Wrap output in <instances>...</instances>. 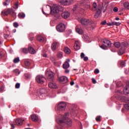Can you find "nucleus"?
<instances>
[{
	"instance_id": "obj_1",
	"label": "nucleus",
	"mask_w": 129,
	"mask_h": 129,
	"mask_svg": "<svg viewBox=\"0 0 129 129\" xmlns=\"http://www.w3.org/2000/svg\"><path fill=\"white\" fill-rule=\"evenodd\" d=\"M92 10L93 12H96L97 11V12L94 16V18H95V19L98 18L99 16H100V13H101L102 11L101 6L99 5L97 6V4H96L95 2H94L92 5Z\"/></svg>"
},
{
	"instance_id": "obj_2",
	"label": "nucleus",
	"mask_w": 129,
	"mask_h": 129,
	"mask_svg": "<svg viewBox=\"0 0 129 129\" xmlns=\"http://www.w3.org/2000/svg\"><path fill=\"white\" fill-rule=\"evenodd\" d=\"M67 115H68V113L63 116L62 120H59V123L60 125L63 123V124H67L68 126H71L72 125V121L70 119L67 118Z\"/></svg>"
},
{
	"instance_id": "obj_3",
	"label": "nucleus",
	"mask_w": 129,
	"mask_h": 129,
	"mask_svg": "<svg viewBox=\"0 0 129 129\" xmlns=\"http://www.w3.org/2000/svg\"><path fill=\"white\" fill-rule=\"evenodd\" d=\"M3 16H8L10 15L12 17H15L16 16V12L12 9H5L2 12Z\"/></svg>"
},
{
	"instance_id": "obj_4",
	"label": "nucleus",
	"mask_w": 129,
	"mask_h": 129,
	"mask_svg": "<svg viewBox=\"0 0 129 129\" xmlns=\"http://www.w3.org/2000/svg\"><path fill=\"white\" fill-rule=\"evenodd\" d=\"M50 14L55 15V14H58L60 9V7L58 5H54L53 7H50Z\"/></svg>"
},
{
	"instance_id": "obj_5",
	"label": "nucleus",
	"mask_w": 129,
	"mask_h": 129,
	"mask_svg": "<svg viewBox=\"0 0 129 129\" xmlns=\"http://www.w3.org/2000/svg\"><path fill=\"white\" fill-rule=\"evenodd\" d=\"M128 45V43H127V42H122L121 43V48L118 52L119 55H122V54L124 53V48H125V47H127Z\"/></svg>"
},
{
	"instance_id": "obj_6",
	"label": "nucleus",
	"mask_w": 129,
	"mask_h": 129,
	"mask_svg": "<svg viewBox=\"0 0 129 129\" xmlns=\"http://www.w3.org/2000/svg\"><path fill=\"white\" fill-rule=\"evenodd\" d=\"M36 81L37 83L43 84L45 82V78L42 75H38L36 77Z\"/></svg>"
},
{
	"instance_id": "obj_7",
	"label": "nucleus",
	"mask_w": 129,
	"mask_h": 129,
	"mask_svg": "<svg viewBox=\"0 0 129 129\" xmlns=\"http://www.w3.org/2000/svg\"><path fill=\"white\" fill-rule=\"evenodd\" d=\"M67 104L66 103L64 102H60L58 104V110H60V111H63V110H65L66 108Z\"/></svg>"
},
{
	"instance_id": "obj_8",
	"label": "nucleus",
	"mask_w": 129,
	"mask_h": 129,
	"mask_svg": "<svg viewBox=\"0 0 129 129\" xmlns=\"http://www.w3.org/2000/svg\"><path fill=\"white\" fill-rule=\"evenodd\" d=\"M37 94L39 95L40 98H42V96H44L46 93H47V91L46 89L44 88H41L37 90Z\"/></svg>"
},
{
	"instance_id": "obj_9",
	"label": "nucleus",
	"mask_w": 129,
	"mask_h": 129,
	"mask_svg": "<svg viewBox=\"0 0 129 129\" xmlns=\"http://www.w3.org/2000/svg\"><path fill=\"white\" fill-rule=\"evenodd\" d=\"M65 29H66L65 24L63 23H60L56 26V30L58 32H64V31H65Z\"/></svg>"
},
{
	"instance_id": "obj_10",
	"label": "nucleus",
	"mask_w": 129,
	"mask_h": 129,
	"mask_svg": "<svg viewBox=\"0 0 129 129\" xmlns=\"http://www.w3.org/2000/svg\"><path fill=\"white\" fill-rule=\"evenodd\" d=\"M102 44L106 48H110L111 47V42L107 39H104L102 41Z\"/></svg>"
},
{
	"instance_id": "obj_11",
	"label": "nucleus",
	"mask_w": 129,
	"mask_h": 129,
	"mask_svg": "<svg viewBox=\"0 0 129 129\" xmlns=\"http://www.w3.org/2000/svg\"><path fill=\"white\" fill-rule=\"evenodd\" d=\"M71 3H73V0H62L60 1V4L62 6H69Z\"/></svg>"
},
{
	"instance_id": "obj_12",
	"label": "nucleus",
	"mask_w": 129,
	"mask_h": 129,
	"mask_svg": "<svg viewBox=\"0 0 129 129\" xmlns=\"http://www.w3.org/2000/svg\"><path fill=\"white\" fill-rule=\"evenodd\" d=\"M76 31L80 35H82L84 32L83 31V29H82V27H81V25L77 26L76 27Z\"/></svg>"
},
{
	"instance_id": "obj_13",
	"label": "nucleus",
	"mask_w": 129,
	"mask_h": 129,
	"mask_svg": "<svg viewBox=\"0 0 129 129\" xmlns=\"http://www.w3.org/2000/svg\"><path fill=\"white\" fill-rule=\"evenodd\" d=\"M81 23L83 25H90L91 22L89 19H86L85 18H83L81 20Z\"/></svg>"
},
{
	"instance_id": "obj_14",
	"label": "nucleus",
	"mask_w": 129,
	"mask_h": 129,
	"mask_svg": "<svg viewBox=\"0 0 129 129\" xmlns=\"http://www.w3.org/2000/svg\"><path fill=\"white\" fill-rule=\"evenodd\" d=\"M46 75L48 79H52V78L54 77V75H55V74L51 71H47L46 72Z\"/></svg>"
},
{
	"instance_id": "obj_15",
	"label": "nucleus",
	"mask_w": 129,
	"mask_h": 129,
	"mask_svg": "<svg viewBox=\"0 0 129 129\" xmlns=\"http://www.w3.org/2000/svg\"><path fill=\"white\" fill-rule=\"evenodd\" d=\"M23 121H24V120L20 118H18L15 119L16 124H17V125H18V126L22 125Z\"/></svg>"
},
{
	"instance_id": "obj_16",
	"label": "nucleus",
	"mask_w": 129,
	"mask_h": 129,
	"mask_svg": "<svg viewBox=\"0 0 129 129\" xmlns=\"http://www.w3.org/2000/svg\"><path fill=\"white\" fill-rule=\"evenodd\" d=\"M69 62H70V59H67L64 63L62 65V68L63 69H67L70 67V64H69Z\"/></svg>"
},
{
	"instance_id": "obj_17",
	"label": "nucleus",
	"mask_w": 129,
	"mask_h": 129,
	"mask_svg": "<svg viewBox=\"0 0 129 129\" xmlns=\"http://www.w3.org/2000/svg\"><path fill=\"white\" fill-rule=\"evenodd\" d=\"M123 91L125 94H129V82L126 83V85Z\"/></svg>"
},
{
	"instance_id": "obj_18",
	"label": "nucleus",
	"mask_w": 129,
	"mask_h": 129,
	"mask_svg": "<svg viewBox=\"0 0 129 129\" xmlns=\"http://www.w3.org/2000/svg\"><path fill=\"white\" fill-rule=\"evenodd\" d=\"M74 47L75 50H79L80 49V42L79 41H76Z\"/></svg>"
},
{
	"instance_id": "obj_19",
	"label": "nucleus",
	"mask_w": 129,
	"mask_h": 129,
	"mask_svg": "<svg viewBox=\"0 0 129 129\" xmlns=\"http://www.w3.org/2000/svg\"><path fill=\"white\" fill-rule=\"evenodd\" d=\"M59 81L60 82H63L64 83H66L67 81H68V78L67 77L61 76L59 78Z\"/></svg>"
},
{
	"instance_id": "obj_20",
	"label": "nucleus",
	"mask_w": 129,
	"mask_h": 129,
	"mask_svg": "<svg viewBox=\"0 0 129 129\" xmlns=\"http://www.w3.org/2000/svg\"><path fill=\"white\" fill-rule=\"evenodd\" d=\"M70 13L67 11L62 13L61 16L63 18V19H68V18H69L70 17Z\"/></svg>"
},
{
	"instance_id": "obj_21",
	"label": "nucleus",
	"mask_w": 129,
	"mask_h": 129,
	"mask_svg": "<svg viewBox=\"0 0 129 129\" xmlns=\"http://www.w3.org/2000/svg\"><path fill=\"white\" fill-rule=\"evenodd\" d=\"M48 87L52 89L57 88V85L54 82H50L48 83Z\"/></svg>"
},
{
	"instance_id": "obj_22",
	"label": "nucleus",
	"mask_w": 129,
	"mask_h": 129,
	"mask_svg": "<svg viewBox=\"0 0 129 129\" xmlns=\"http://www.w3.org/2000/svg\"><path fill=\"white\" fill-rule=\"evenodd\" d=\"M28 52L30 54H36V50L32 46H29L28 47Z\"/></svg>"
},
{
	"instance_id": "obj_23",
	"label": "nucleus",
	"mask_w": 129,
	"mask_h": 129,
	"mask_svg": "<svg viewBox=\"0 0 129 129\" xmlns=\"http://www.w3.org/2000/svg\"><path fill=\"white\" fill-rule=\"evenodd\" d=\"M31 119L33 121L36 122V121L39 119L38 116L36 114H33L31 116Z\"/></svg>"
},
{
	"instance_id": "obj_24",
	"label": "nucleus",
	"mask_w": 129,
	"mask_h": 129,
	"mask_svg": "<svg viewBox=\"0 0 129 129\" xmlns=\"http://www.w3.org/2000/svg\"><path fill=\"white\" fill-rule=\"evenodd\" d=\"M58 44V42H54L52 43L51 45V49L52 51H55L56 50V47H57V45Z\"/></svg>"
},
{
	"instance_id": "obj_25",
	"label": "nucleus",
	"mask_w": 129,
	"mask_h": 129,
	"mask_svg": "<svg viewBox=\"0 0 129 129\" xmlns=\"http://www.w3.org/2000/svg\"><path fill=\"white\" fill-rule=\"evenodd\" d=\"M25 17H26V15L24 13L21 12L18 14V18H19V19H24Z\"/></svg>"
},
{
	"instance_id": "obj_26",
	"label": "nucleus",
	"mask_w": 129,
	"mask_h": 129,
	"mask_svg": "<svg viewBox=\"0 0 129 129\" xmlns=\"http://www.w3.org/2000/svg\"><path fill=\"white\" fill-rule=\"evenodd\" d=\"M64 53H66V54H69L71 52V50H70V49L69 48H68V47H66L64 49Z\"/></svg>"
},
{
	"instance_id": "obj_27",
	"label": "nucleus",
	"mask_w": 129,
	"mask_h": 129,
	"mask_svg": "<svg viewBox=\"0 0 129 129\" xmlns=\"http://www.w3.org/2000/svg\"><path fill=\"white\" fill-rule=\"evenodd\" d=\"M38 41H39V42H44L45 41V38L44 37H42L40 35H39L37 38Z\"/></svg>"
},
{
	"instance_id": "obj_28",
	"label": "nucleus",
	"mask_w": 129,
	"mask_h": 129,
	"mask_svg": "<svg viewBox=\"0 0 129 129\" xmlns=\"http://www.w3.org/2000/svg\"><path fill=\"white\" fill-rule=\"evenodd\" d=\"M114 46L116 48H119L120 46L121 47V44H120V42H117L114 43Z\"/></svg>"
},
{
	"instance_id": "obj_29",
	"label": "nucleus",
	"mask_w": 129,
	"mask_h": 129,
	"mask_svg": "<svg viewBox=\"0 0 129 129\" xmlns=\"http://www.w3.org/2000/svg\"><path fill=\"white\" fill-rule=\"evenodd\" d=\"M24 64L26 67H30V66H31V62L28 60H26L24 62Z\"/></svg>"
},
{
	"instance_id": "obj_30",
	"label": "nucleus",
	"mask_w": 129,
	"mask_h": 129,
	"mask_svg": "<svg viewBox=\"0 0 129 129\" xmlns=\"http://www.w3.org/2000/svg\"><path fill=\"white\" fill-rule=\"evenodd\" d=\"M10 2L11 0H5V2H4L3 3L4 6H9V5H10Z\"/></svg>"
},
{
	"instance_id": "obj_31",
	"label": "nucleus",
	"mask_w": 129,
	"mask_h": 129,
	"mask_svg": "<svg viewBox=\"0 0 129 129\" xmlns=\"http://www.w3.org/2000/svg\"><path fill=\"white\" fill-rule=\"evenodd\" d=\"M13 73H15V74H16V75H19V74H20V70H19V69H16L13 70Z\"/></svg>"
},
{
	"instance_id": "obj_32",
	"label": "nucleus",
	"mask_w": 129,
	"mask_h": 129,
	"mask_svg": "<svg viewBox=\"0 0 129 129\" xmlns=\"http://www.w3.org/2000/svg\"><path fill=\"white\" fill-rule=\"evenodd\" d=\"M123 6L125 9L129 10V3L126 2L123 4Z\"/></svg>"
},
{
	"instance_id": "obj_33",
	"label": "nucleus",
	"mask_w": 129,
	"mask_h": 129,
	"mask_svg": "<svg viewBox=\"0 0 129 129\" xmlns=\"http://www.w3.org/2000/svg\"><path fill=\"white\" fill-rule=\"evenodd\" d=\"M19 61H20L19 57H16L13 60L14 63H19Z\"/></svg>"
},
{
	"instance_id": "obj_34",
	"label": "nucleus",
	"mask_w": 129,
	"mask_h": 129,
	"mask_svg": "<svg viewBox=\"0 0 129 129\" xmlns=\"http://www.w3.org/2000/svg\"><path fill=\"white\" fill-rule=\"evenodd\" d=\"M79 8H80V6H79V5L75 6L73 8L74 12H75V11H77V10H79Z\"/></svg>"
},
{
	"instance_id": "obj_35",
	"label": "nucleus",
	"mask_w": 129,
	"mask_h": 129,
	"mask_svg": "<svg viewBox=\"0 0 129 129\" xmlns=\"http://www.w3.org/2000/svg\"><path fill=\"white\" fill-rule=\"evenodd\" d=\"M120 65L122 67H124V66H125V62H124V61H123L122 60H120Z\"/></svg>"
},
{
	"instance_id": "obj_36",
	"label": "nucleus",
	"mask_w": 129,
	"mask_h": 129,
	"mask_svg": "<svg viewBox=\"0 0 129 129\" xmlns=\"http://www.w3.org/2000/svg\"><path fill=\"white\" fill-rule=\"evenodd\" d=\"M101 116H98L96 117V121H98V122H100L101 121Z\"/></svg>"
},
{
	"instance_id": "obj_37",
	"label": "nucleus",
	"mask_w": 129,
	"mask_h": 129,
	"mask_svg": "<svg viewBox=\"0 0 129 129\" xmlns=\"http://www.w3.org/2000/svg\"><path fill=\"white\" fill-rule=\"evenodd\" d=\"M57 57H58V58H62V57H63V53H62V52H58Z\"/></svg>"
},
{
	"instance_id": "obj_38",
	"label": "nucleus",
	"mask_w": 129,
	"mask_h": 129,
	"mask_svg": "<svg viewBox=\"0 0 129 129\" xmlns=\"http://www.w3.org/2000/svg\"><path fill=\"white\" fill-rule=\"evenodd\" d=\"M84 39L85 40V41H89V36L87 35H85Z\"/></svg>"
},
{
	"instance_id": "obj_39",
	"label": "nucleus",
	"mask_w": 129,
	"mask_h": 129,
	"mask_svg": "<svg viewBox=\"0 0 129 129\" xmlns=\"http://www.w3.org/2000/svg\"><path fill=\"white\" fill-rule=\"evenodd\" d=\"M22 51L23 52V53H24V54H28V49H27V48H23L22 49Z\"/></svg>"
},
{
	"instance_id": "obj_40",
	"label": "nucleus",
	"mask_w": 129,
	"mask_h": 129,
	"mask_svg": "<svg viewBox=\"0 0 129 129\" xmlns=\"http://www.w3.org/2000/svg\"><path fill=\"white\" fill-rule=\"evenodd\" d=\"M13 26L15 28H18L19 27V23L18 22H15L13 24Z\"/></svg>"
},
{
	"instance_id": "obj_41",
	"label": "nucleus",
	"mask_w": 129,
	"mask_h": 129,
	"mask_svg": "<svg viewBox=\"0 0 129 129\" xmlns=\"http://www.w3.org/2000/svg\"><path fill=\"white\" fill-rule=\"evenodd\" d=\"M113 23H114V26H120L121 23L120 22H113Z\"/></svg>"
},
{
	"instance_id": "obj_42",
	"label": "nucleus",
	"mask_w": 129,
	"mask_h": 129,
	"mask_svg": "<svg viewBox=\"0 0 129 129\" xmlns=\"http://www.w3.org/2000/svg\"><path fill=\"white\" fill-rule=\"evenodd\" d=\"M5 56V53H4V52L1 51L0 52V59H1V58H3V57H4Z\"/></svg>"
},
{
	"instance_id": "obj_43",
	"label": "nucleus",
	"mask_w": 129,
	"mask_h": 129,
	"mask_svg": "<svg viewBox=\"0 0 129 129\" xmlns=\"http://www.w3.org/2000/svg\"><path fill=\"white\" fill-rule=\"evenodd\" d=\"M25 76L27 79H29V78H30L31 75L29 74H25Z\"/></svg>"
},
{
	"instance_id": "obj_44",
	"label": "nucleus",
	"mask_w": 129,
	"mask_h": 129,
	"mask_svg": "<svg viewBox=\"0 0 129 129\" xmlns=\"http://www.w3.org/2000/svg\"><path fill=\"white\" fill-rule=\"evenodd\" d=\"M14 9H18L19 8V3H15L14 7Z\"/></svg>"
},
{
	"instance_id": "obj_45",
	"label": "nucleus",
	"mask_w": 129,
	"mask_h": 129,
	"mask_svg": "<svg viewBox=\"0 0 129 129\" xmlns=\"http://www.w3.org/2000/svg\"><path fill=\"white\" fill-rule=\"evenodd\" d=\"M20 86H21V84L20 83H17L15 85V88L16 89L20 88Z\"/></svg>"
},
{
	"instance_id": "obj_46",
	"label": "nucleus",
	"mask_w": 129,
	"mask_h": 129,
	"mask_svg": "<svg viewBox=\"0 0 129 129\" xmlns=\"http://www.w3.org/2000/svg\"><path fill=\"white\" fill-rule=\"evenodd\" d=\"M107 23L106 22V21L104 20L103 21H102L101 22V25H103V26L107 25Z\"/></svg>"
},
{
	"instance_id": "obj_47",
	"label": "nucleus",
	"mask_w": 129,
	"mask_h": 129,
	"mask_svg": "<svg viewBox=\"0 0 129 129\" xmlns=\"http://www.w3.org/2000/svg\"><path fill=\"white\" fill-rule=\"evenodd\" d=\"M113 12L115 13H117V12H118V8H117V7H114L113 8Z\"/></svg>"
},
{
	"instance_id": "obj_48",
	"label": "nucleus",
	"mask_w": 129,
	"mask_h": 129,
	"mask_svg": "<svg viewBox=\"0 0 129 129\" xmlns=\"http://www.w3.org/2000/svg\"><path fill=\"white\" fill-rule=\"evenodd\" d=\"M94 72L95 74H98V73H99V70H98V69H95Z\"/></svg>"
},
{
	"instance_id": "obj_49",
	"label": "nucleus",
	"mask_w": 129,
	"mask_h": 129,
	"mask_svg": "<svg viewBox=\"0 0 129 129\" xmlns=\"http://www.w3.org/2000/svg\"><path fill=\"white\" fill-rule=\"evenodd\" d=\"M85 57V54H84V53L82 52V53H81V58L82 59H83Z\"/></svg>"
},
{
	"instance_id": "obj_50",
	"label": "nucleus",
	"mask_w": 129,
	"mask_h": 129,
	"mask_svg": "<svg viewBox=\"0 0 129 129\" xmlns=\"http://www.w3.org/2000/svg\"><path fill=\"white\" fill-rule=\"evenodd\" d=\"M107 26H114V23L113 22L107 23Z\"/></svg>"
},
{
	"instance_id": "obj_51",
	"label": "nucleus",
	"mask_w": 129,
	"mask_h": 129,
	"mask_svg": "<svg viewBox=\"0 0 129 129\" xmlns=\"http://www.w3.org/2000/svg\"><path fill=\"white\" fill-rule=\"evenodd\" d=\"M4 89H5V87H4V86H1L0 87V92H2V91H3Z\"/></svg>"
},
{
	"instance_id": "obj_52",
	"label": "nucleus",
	"mask_w": 129,
	"mask_h": 129,
	"mask_svg": "<svg viewBox=\"0 0 129 129\" xmlns=\"http://www.w3.org/2000/svg\"><path fill=\"white\" fill-rule=\"evenodd\" d=\"M85 8H86V9H90L91 8L90 5L89 4L86 5Z\"/></svg>"
},
{
	"instance_id": "obj_53",
	"label": "nucleus",
	"mask_w": 129,
	"mask_h": 129,
	"mask_svg": "<svg viewBox=\"0 0 129 129\" xmlns=\"http://www.w3.org/2000/svg\"><path fill=\"white\" fill-rule=\"evenodd\" d=\"M84 61H85V62L88 61V57L87 56H85L84 57Z\"/></svg>"
},
{
	"instance_id": "obj_54",
	"label": "nucleus",
	"mask_w": 129,
	"mask_h": 129,
	"mask_svg": "<svg viewBox=\"0 0 129 129\" xmlns=\"http://www.w3.org/2000/svg\"><path fill=\"white\" fill-rule=\"evenodd\" d=\"M92 81L93 83H94V84H95V83H96V80L94 78L92 79Z\"/></svg>"
},
{
	"instance_id": "obj_55",
	"label": "nucleus",
	"mask_w": 129,
	"mask_h": 129,
	"mask_svg": "<svg viewBox=\"0 0 129 129\" xmlns=\"http://www.w3.org/2000/svg\"><path fill=\"white\" fill-rule=\"evenodd\" d=\"M100 47L101 48V49L105 50V46L104 45H101Z\"/></svg>"
},
{
	"instance_id": "obj_56",
	"label": "nucleus",
	"mask_w": 129,
	"mask_h": 129,
	"mask_svg": "<svg viewBox=\"0 0 129 129\" xmlns=\"http://www.w3.org/2000/svg\"><path fill=\"white\" fill-rule=\"evenodd\" d=\"M4 37H5V39H8V38H9V35L5 34Z\"/></svg>"
},
{
	"instance_id": "obj_57",
	"label": "nucleus",
	"mask_w": 129,
	"mask_h": 129,
	"mask_svg": "<svg viewBox=\"0 0 129 129\" xmlns=\"http://www.w3.org/2000/svg\"><path fill=\"white\" fill-rule=\"evenodd\" d=\"M70 85L73 86L74 85V82L73 81H72L70 82Z\"/></svg>"
},
{
	"instance_id": "obj_58",
	"label": "nucleus",
	"mask_w": 129,
	"mask_h": 129,
	"mask_svg": "<svg viewBox=\"0 0 129 129\" xmlns=\"http://www.w3.org/2000/svg\"><path fill=\"white\" fill-rule=\"evenodd\" d=\"M69 72H70V71H69V70H66L65 71V73H69Z\"/></svg>"
},
{
	"instance_id": "obj_59",
	"label": "nucleus",
	"mask_w": 129,
	"mask_h": 129,
	"mask_svg": "<svg viewBox=\"0 0 129 129\" xmlns=\"http://www.w3.org/2000/svg\"><path fill=\"white\" fill-rule=\"evenodd\" d=\"M11 126L13 128H15V125H14V124H11Z\"/></svg>"
},
{
	"instance_id": "obj_60",
	"label": "nucleus",
	"mask_w": 129,
	"mask_h": 129,
	"mask_svg": "<svg viewBox=\"0 0 129 129\" xmlns=\"http://www.w3.org/2000/svg\"><path fill=\"white\" fill-rule=\"evenodd\" d=\"M115 20H116V21H119V18L116 17V18H115Z\"/></svg>"
},
{
	"instance_id": "obj_61",
	"label": "nucleus",
	"mask_w": 129,
	"mask_h": 129,
	"mask_svg": "<svg viewBox=\"0 0 129 129\" xmlns=\"http://www.w3.org/2000/svg\"><path fill=\"white\" fill-rule=\"evenodd\" d=\"M42 55L43 57H47V54H44Z\"/></svg>"
},
{
	"instance_id": "obj_62",
	"label": "nucleus",
	"mask_w": 129,
	"mask_h": 129,
	"mask_svg": "<svg viewBox=\"0 0 129 129\" xmlns=\"http://www.w3.org/2000/svg\"><path fill=\"white\" fill-rule=\"evenodd\" d=\"M2 44V41H0V45Z\"/></svg>"
},
{
	"instance_id": "obj_63",
	"label": "nucleus",
	"mask_w": 129,
	"mask_h": 129,
	"mask_svg": "<svg viewBox=\"0 0 129 129\" xmlns=\"http://www.w3.org/2000/svg\"><path fill=\"white\" fill-rule=\"evenodd\" d=\"M28 126H30V124H28Z\"/></svg>"
},
{
	"instance_id": "obj_64",
	"label": "nucleus",
	"mask_w": 129,
	"mask_h": 129,
	"mask_svg": "<svg viewBox=\"0 0 129 129\" xmlns=\"http://www.w3.org/2000/svg\"><path fill=\"white\" fill-rule=\"evenodd\" d=\"M101 129H105V128H102Z\"/></svg>"
}]
</instances>
